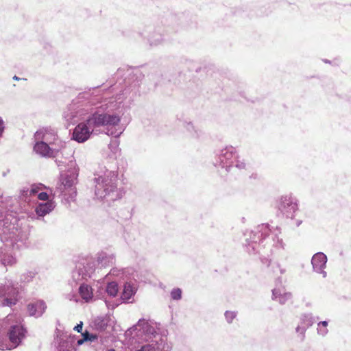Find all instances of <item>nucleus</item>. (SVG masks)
<instances>
[{"instance_id": "nucleus-1", "label": "nucleus", "mask_w": 351, "mask_h": 351, "mask_svg": "<svg viewBox=\"0 0 351 351\" xmlns=\"http://www.w3.org/2000/svg\"><path fill=\"white\" fill-rule=\"evenodd\" d=\"M90 103L93 101L73 103L69 107V112L64 113V118L71 123L86 118V122H82L75 128L73 138L78 143H84L90 138L94 128L101 126L107 127L108 135L119 137L123 132L122 128H117L121 122V117L117 114H111L117 104L114 101L105 100L99 106L93 108H90Z\"/></svg>"}, {"instance_id": "nucleus-2", "label": "nucleus", "mask_w": 351, "mask_h": 351, "mask_svg": "<svg viewBox=\"0 0 351 351\" xmlns=\"http://www.w3.org/2000/svg\"><path fill=\"white\" fill-rule=\"evenodd\" d=\"M117 173L101 167L95 174V194L97 199L111 202L121 197L117 188Z\"/></svg>"}, {"instance_id": "nucleus-3", "label": "nucleus", "mask_w": 351, "mask_h": 351, "mask_svg": "<svg viewBox=\"0 0 351 351\" xmlns=\"http://www.w3.org/2000/svg\"><path fill=\"white\" fill-rule=\"evenodd\" d=\"M133 332L141 341H149L136 351H157L165 350L166 339L158 333L156 324L140 319L132 328Z\"/></svg>"}, {"instance_id": "nucleus-4", "label": "nucleus", "mask_w": 351, "mask_h": 351, "mask_svg": "<svg viewBox=\"0 0 351 351\" xmlns=\"http://www.w3.org/2000/svg\"><path fill=\"white\" fill-rule=\"evenodd\" d=\"M36 143L34 151L42 157H55L64 147V143L57 136L54 130L42 128L34 134Z\"/></svg>"}, {"instance_id": "nucleus-5", "label": "nucleus", "mask_w": 351, "mask_h": 351, "mask_svg": "<svg viewBox=\"0 0 351 351\" xmlns=\"http://www.w3.org/2000/svg\"><path fill=\"white\" fill-rule=\"evenodd\" d=\"M22 317L20 315H9L6 322L11 324L8 332V340L0 339V350H10L18 347L25 338L26 330L22 324Z\"/></svg>"}, {"instance_id": "nucleus-6", "label": "nucleus", "mask_w": 351, "mask_h": 351, "mask_svg": "<svg viewBox=\"0 0 351 351\" xmlns=\"http://www.w3.org/2000/svg\"><path fill=\"white\" fill-rule=\"evenodd\" d=\"M280 233L278 228H276L271 230L268 224H261L256 227L255 230L252 232L250 235V243H248V245L254 244L252 246V251L256 250L257 243H260L263 240H266V244L267 245H273L276 248H283L284 243L282 239L278 238V234ZM248 252H251L250 249L248 248Z\"/></svg>"}, {"instance_id": "nucleus-7", "label": "nucleus", "mask_w": 351, "mask_h": 351, "mask_svg": "<svg viewBox=\"0 0 351 351\" xmlns=\"http://www.w3.org/2000/svg\"><path fill=\"white\" fill-rule=\"evenodd\" d=\"M77 177V171L74 169L69 174H61L60 183L56 191L64 196L67 201L73 200L77 194L75 184Z\"/></svg>"}, {"instance_id": "nucleus-8", "label": "nucleus", "mask_w": 351, "mask_h": 351, "mask_svg": "<svg viewBox=\"0 0 351 351\" xmlns=\"http://www.w3.org/2000/svg\"><path fill=\"white\" fill-rule=\"evenodd\" d=\"M16 221V218L12 215H4L3 213H0V237L3 242L10 240L12 243L16 241L14 239L17 232V229L15 228Z\"/></svg>"}, {"instance_id": "nucleus-9", "label": "nucleus", "mask_w": 351, "mask_h": 351, "mask_svg": "<svg viewBox=\"0 0 351 351\" xmlns=\"http://www.w3.org/2000/svg\"><path fill=\"white\" fill-rule=\"evenodd\" d=\"M83 339L76 341L74 336L69 334L67 332H62L57 337L58 348L59 351H75V346L82 345L85 341L93 340L95 336L90 335L87 332L82 334Z\"/></svg>"}, {"instance_id": "nucleus-10", "label": "nucleus", "mask_w": 351, "mask_h": 351, "mask_svg": "<svg viewBox=\"0 0 351 351\" xmlns=\"http://www.w3.org/2000/svg\"><path fill=\"white\" fill-rule=\"evenodd\" d=\"M18 291L14 283L10 280H5L0 285V306H12L17 302Z\"/></svg>"}, {"instance_id": "nucleus-11", "label": "nucleus", "mask_w": 351, "mask_h": 351, "mask_svg": "<svg viewBox=\"0 0 351 351\" xmlns=\"http://www.w3.org/2000/svg\"><path fill=\"white\" fill-rule=\"evenodd\" d=\"M237 158V152L234 147L230 146L220 150L217 155L215 166H219L228 170L234 163Z\"/></svg>"}, {"instance_id": "nucleus-12", "label": "nucleus", "mask_w": 351, "mask_h": 351, "mask_svg": "<svg viewBox=\"0 0 351 351\" xmlns=\"http://www.w3.org/2000/svg\"><path fill=\"white\" fill-rule=\"evenodd\" d=\"M278 209L287 217L292 218L294 213L298 210L296 200L289 195L282 196L278 202Z\"/></svg>"}, {"instance_id": "nucleus-13", "label": "nucleus", "mask_w": 351, "mask_h": 351, "mask_svg": "<svg viewBox=\"0 0 351 351\" xmlns=\"http://www.w3.org/2000/svg\"><path fill=\"white\" fill-rule=\"evenodd\" d=\"M326 262L327 257L322 252L316 253L311 259L313 270L317 273L322 274L323 278L326 276V272L324 271Z\"/></svg>"}, {"instance_id": "nucleus-14", "label": "nucleus", "mask_w": 351, "mask_h": 351, "mask_svg": "<svg viewBox=\"0 0 351 351\" xmlns=\"http://www.w3.org/2000/svg\"><path fill=\"white\" fill-rule=\"evenodd\" d=\"M137 291L136 284L132 282H126L124 285L123 291L121 293V298L123 302L132 303L133 302L132 298Z\"/></svg>"}, {"instance_id": "nucleus-15", "label": "nucleus", "mask_w": 351, "mask_h": 351, "mask_svg": "<svg viewBox=\"0 0 351 351\" xmlns=\"http://www.w3.org/2000/svg\"><path fill=\"white\" fill-rule=\"evenodd\" d=\"M46 308L47 306L45 302L42 300L29 304L27 306L29 315L36 317L41 316L45 311Z\"/></svg>"}, {"instance_id": "nucleus-16", "label": "nucleus", "mask_w": 351, "mask_h": 351, "mask_svg": "<svg viewBox=\"0 0 351 351\" xmlns=\"http://www.w3.org/2000/svg\"><path fill=\"white\" fill-rule=\"evenodd\" d=\"M46 189L42 184H33L30 188L23 189L21 191V197L26 201V199L32 195H38L41 191Z\"/></svg>"}, {"instance_id": "nucleus-17", "label": "nucleus", "mask_w": 351, "mask_h": 351, "mask_svg": "<svg viewBox=\"0 0 351 351\" xmlns=\"http://www.w3.org/2000/svg\"><path fill=\"white\" fill-rule=\"evenodd\" d=\"M84 266L80 263L77 266L75 270L73 271L72 276L75 281L80 282L82 279H86L91 276L93 273L92 270L84 269Z\"/></svg>"}, {"instance_id": "nucleus-18", "label": "nucleus", "mask_w": 351, "mask_h": 351, "mask_svg": "<svg viewBox=\"0 0 351 351\" xmlns=\"http://www.w3.org/2000/svg\"><path fill=\"white\" fill-rule=\"evenodd\" d=\"M291 298V293L285 292L283 289L276 288L272 291V299L278 301L280 304H285Z\"/></svg>"}, {"instance_id": "nucleus-19", "label": "nucleus", "mask_w": 351, "mask_h": 351, "mask_svg": "<svg viewBox=\"0 0 351 351\" xmlns=\"http://www.w3.org/2000/svg\"><path fill=\"white\" fill-rule=\"evenodd\" d=\"M55 208V204L53 201H48L45 203L39 204L36 208V214L43 217L52 211Z\"/></svg>"}, {"instance_id": "nucleus-20", "label": "nucleus", "mask_w": 351, "mask_h": 351, "mask_svg": "<svg viewBox=\"0 0 351 351\" xmlns=\"http://www.w3.org/2000/svg\"><path fill=\"white\" fill-rule=\"evenodd\" d=\"M114 256L106 252H101L97 256V263L101 267H106L112 265L114 263Z\"/></svg>"}, {"instance_id": "nucleus-21", "label": "nucleus", "mask_w": 351, "mask_h": 351, "mask_svg": "<svg viewBox=\"0 0 351 351\" xmlns=\"http://www.w3.org/2000/svg\"><path fill=\"white\" fill-rule=\"evenodd\" d=\"M313 323L314 319L311 314L304 315L302 318V326H298L296 328V331L304 335L306 328L312 326Z\"/></svg>"}, {"instance_id": "nucleus-22", "label": "nucleus", "mask_w": 351, "mask_h": 351, "mask_svg": "<svg viewBox=\"0 0 351 351\" xmlns=\"http://www.w3.org/2000/svg\"><path fill=\"white\" fill-rule=\"evenodd\" d=\"M79 293L86 302H88L93 298V293L92 288L88 285L82 284L79 288Z\"/></svg>"}, {"instance_id": "nucleus-23", "label": "nucleus", "mask_w": 351, "mask_h": 351, "mask_svg": "<svg viewBox=\"0 0 351 351\" xmlns=\"http://www.w3.org/2000/svg\"><path fill=\"white\" fill-rule=\"evenodd\" d=\"M0 261L4 266H12L16 263V258L11 254L7 253L1 255Z\"/></svg>"}, {"instance_id": "nucleus-24", "label": "nucleus", "mask_w": 351, "mask_h": 351, "mask_svg": "<svg viewBox=\"0 0 351 351\" xmlns=\"http://www.w3.org/2000/svg\"><path fill=\"white\" fill-rule=\"evenodd\" d=\"M106 291L110 297L114 298L117 296L119 291L118 284L116 282H108L106 286Z\"/></svg>"}, {"instance_id": "nucleus-25", "label": "nucleus", "mask_w": 351, "mask_h": 351, "mask_svg": "<svg viewBox=\"0 0 351 351\" xmlns=\"http://www.w3.org/2000/svg\"><path fill=\"white\" fill-rule=\"evenodd\" d=\"M93 325H94V327L97 330H102L106 328V326L107 325V322L105 318L101 317H98L94 319Z\"/></svg>"}, {"instance_id": "nucleus-26", "label": "nucleus", "mask_w": 351, "mask_h": 351, "mask_svg": "<svg viewBox=\"0 0 351 351\" xmlns=\"http://www.w3.org/2000/svg\"><path fill=\"white\" fill-rule=\"evenodd\" d=\"M328 322L326 321H322L317 324V332L320 335L325 336L328 333L327 329Z\"/></svg>"}, {"instance_id": "nucleus-27", "label": "nucleus", "mask_w": 351, "mask_h": 351, "mask_svg": "<svg viewBox=\"0 0 351 351\" xmlns=\"http://www.w3.org/2000/svg\"><path fill=\"white\" fill-rule=\"evenodd\" d=\"M171 296L173 300H180L182 296V291L180 289H174L171 292Z\"/></svg>"}, {"instance_id": "nucleus-28", "label": "nucleus", "mask_w": 351, "mask_h": 351, "mask_svg": "<svg viewBox=\"0 0 351 351\" xmlns=\"http://www.w3.org/2000/svg\"><path fill=\"white\" fill-rule=\"evenodd\" d=\"M272 268L274 269V271L275 273H278V271H279V273L280 274H282L285 272L286 271V269L285 267H282L279 263H274L273 265H272Z\"/></svg>"}, {"instance_id": "nucleus-29", "label": "nucleus", "mask_w": 351, "mask_h": 351, "mask_svg": "<svg viewBox=\"0 0 351 351\" xmlns=\"http://www.w3.org/2000/svg\"><path fill=\"white\" fill-rule=\"evenodd\" d=\"M225 317L228 322H231L232 319L236 317V313L233 311H226Z\"/></svg>"}, {"instance_id": "nucleus-30", "label": "nucleus", "mask_w": 351, "mask_h": 351, "mask_svg": "<svg viewBox=\"0 0 351 351\" xmlns=\"http://www.w3.org/2000/svg\"><path fill=\"white\" fill-rule=\"evenodd\" d=\"M34 276H35L34 273L31 272V271L27 272L23 276V280L25 282H29L34 278Z\"/></svg>"}, {"instance_id": "nucleus-31", "label": "nucleus", "mask_w": 351, "mask_h": 351, "mask_svg": "<svg viewBox=\"0 0 351 351\" xmlns=\"http://www.w3.org/2000/svg\"><path fill=\"white\" fill-rule=\"evenodd\" d=\"M235 167L239 169H244L245 167V163L243 160H240L238 158L235 160Z\"/></svg>"}, {"instance_id": "nucleus-32", "label": "nucleus", "mask_w": 351, "mask_h": 351, "mask_svg": "<svg viewBox=\"0 0 351 351\" xmlns=\"http://www.w3.org/2000/svg\"><path fill=\"white\" fill-rule=\"evenodd\" d=\"M38 198L40 200H47L48 198H49V195L48 194L46 193V192H43V191H41L38 194Z\"/></svg>"}, {"instance_id": "nucleus-33", "label": "nucleus", "mask_w": 351, "mask_h": 351, "mask_svg": "<svg viewBox=\"0 0 351 351\" xmlns=\"http://www.w3.org/2000/svg\"><path fill=\"white\" fill-rule=\"evenodd\" d=\"M82 322H81L80 324H78L77 326L74 327V330H77V332H81L82 330Z\"/></svg>"}, {"instance_id": "nucleus-34", "label": "nucleus", "mask_w": 351, "mask_h": 351, "mask_svg": "<svg viewBox=\"0 0 351 351\" xmlns=\"http://www.w3.org/2000/svg\"><path fill=\"white\" fill-rule=\"evenodd\" d=\"M3 130H4V125H3V120L0 118V136H1L3 132Z\"/></svg>"}, {"instance_id": "nucleus-35", "label": "nucleus", "mask_w": 351, "mask_h": 351, "mask_svg": "<svg viewBox=\"0 0 351 351\" xmlns=\"http://www.w3.org/2000/svg\"><path fill=\"white\" fill-rule=\"evenodd\" d=\"M161 40V36H158V38L156 40H151V45H156Z\"/></svg>"}, {"instance_id": "nucleus-36", "label": "nucleus", "mask_w": 351, "mask_h": 351, "mask_svg": "<svg viewBox=\"0 0 351 351\" xmlns=\"http://www.w3.org/2000/svg\"><path fill=\"white\" fill-rule=\"evenodd\" d=\"M112 144L114 146V148H117L118 147V141L117 140L114 141L112 143L110 144V146H112Z\"/></svg>"}, {"instance_id": "nucleus-37", "label": "nucleus", "mask_w": 351, "mask_h": 351, "mask_svg": "<svg viewBox=\"0 0 351 351\" xmlns=\"http://www.w3.org/2000/svg\"><path fill=\"white\" fill-rule=\"evenodd\" d=\"M117 271L115 269H113L110 271V272L108 275H117Z\"/></svg>"}, {"instance_id": "nucleus-38", "label": "nucleus", "mask_w": 351, "mask_h": 351, "mask_svg": "<svg viewBox=\"0 0 351 351\" xmlns=\"http://www.w3.org/2000/svg\"><path fill=\"white\" fill-rule=\"evenodd\" d=\"M13 79H14V80H19V77H18L17 76H16V75H15V76L13 77Z\"/></svg>"}, {"instance_id": "nucleus-39", "label": "nucleus", "mask_w": 351, "mask_h": 351, "mask_svg": "<svg viewBox=\"0 0 351 351\" xmlns=\"http://www.w3.org/2000/svg\"><path fill=\"white\" fill-rule=\"evenodd\" d=\"M84 94L82 95H80V98H84Z\"/></svg>"}, {"instance_id": "nucleus-40", "label": "nucleus", "mask_w": 351, "mask_h": 351, "mask_svg": "<svg viewBox=\"0 0 351 351\" xmlns=\"http://www.w3.org/2000/svg\"><path fill=\"white\" fill-rule=\"evenodd\" d=\"M74 165H75V164H74L73 162H71V166H74Z\"/></svg>"}, {"instance_id": "nucleus-41", "label": "nucleus", "mask_w": 351, "mask_h": 351, "mask_svg": "<svg viewBox=\"0 0 351 351\" xmlns=\"http://www.w3.org/2000/svg\"><path fill=\"white\" fill-rule=\"evenodd\" d=\"M108 351H115V350H114L111 349V350H108Z\"/></svg>"}]
</instances>
